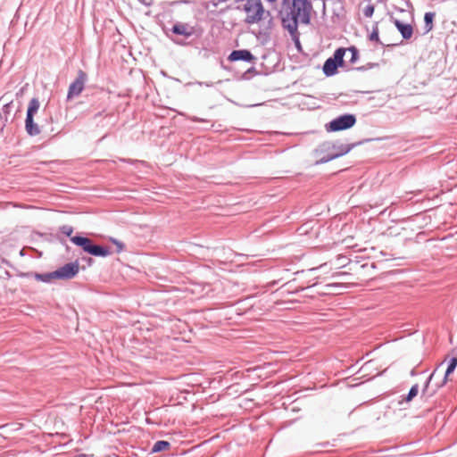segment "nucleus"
<instances>
[{
	"label": "nucleus",
	"mask_w": 457,
	"mask_h": 457,
	"mask_svg": "<svg viewBox=\"0 0 457 457\" xmlns=\"http://www.w3.org/2000/svg\"><path fill=\"white\" fill-rule=\"evenodd\" d=\"M336 243L333 241L330 243V245H328V248L326 250V257L327 258H332V265L335 270H338L340 268H343L346 265L347 262V257L345 255L337 254L335 252L332 251L333 245H335Z\"/></svg>",
	"instance_id": "13"
},
{
	"label": "nucleus",
	"mask_w": 457,
	"mask_h": 457,
	"mask_svg": "<svg viewBox=\"0 0 457 457\" xmlns=\"http://www.w3.org/2000/svg\"><path fill=\"white\" fill-rule=\"evenodd\" d=\"M5 275L7 278H11V273L9 271H5Z\"/></svg>",
	"instance_id": "51"
},
{
	"label": "nucleus",
	"mask_w": 457,
	"mask_h": 457,
	"mask_svg": "<svg viewBox=\"0 0 457 457\" xmlns=\"http://www.w3.org/2000/svg\"><path fill=\"white\" fill-rule=\"evenodd\" d=\"M266 1H267V2H269V3H274V2H276L277 0H266Z\"/></svg>",
	"instance_id": "54"
},
{
	"label": "nucleus",
	"mask_w": 457,
	"mask_h": 457,
	"mask_svg": "<svg viewBox=\"0 0 457 457\" xmlns=\"http://www.w3.org/2000/svg\"><path fill=\"white\" fill-rule=\"evenodd\" d=\"M249 73H257L254 67H250L246 70V71L243 74L242 78L244 79H248L249 77L247 76Z\"/></svg>",
	"instance_id": "34"
},
{
	"label": "nucleus",
	"mask_w": 457,
	"mask_h": 457,
	"mask_svg": "<svg viewBox=\"0 0 457 457\" xmlns=\"http://www.w3.org/2000/svg\"><path fill=\"white\" fill-rule=\"evenodd\" d=\"M368 39L371 42H375V43H378L381 46H384V44L381 42L380 38H379V29H378V23L376 22L373 26H372V30L371 32L369 34L368 36Z\"/></svg>",
	"instance_id": "25"
},
{
	"label": "nucleus",
	"mask_w": 457,
	"mask_h": 457,
	"mask_svg": "<svg viewBox=\"0 0 457 457\" xmlns=\"http://www.w3.org/2000/svg\"><path fill=\"white\" fill-rule=\"evenodd\" d=\"M59 230L62 234L68 237L71 241V238L74 237V236H72L74 228H73V227H71L70 225H62L59 228Z\"/></svg>",
	"instance_id": "29"
},
{
	"label": "nucleus",
	"mask_w": 457,
	"mask_h": 457,
	"mask_svg": "<svg viewBox=\"0 0 457 457\" xmlns=\"http://www.w3.org/2000/svg\"><path fill=\"white\" fill-rule=\"evenodd\" d=\"M420 386L418 384H414L411 386L407 395H403L401 396V400H399L398 404L403 406V404H408L411 402L419 394Z\"/></svg>",
	"instance_id": "19"
},
{
	"label": "nucleus",
	"mask_w": 457,
	"mask_h": 457,
	"mask_svg": "<svg viewBox=\"0 0 457 457\" xmlns=\"http://www.w3.org/2000/svg\"><path fill=\"white\" fill-rule=\"evenodd\" d=\"M328 445V442H326L324 444H316V446L317 445L325 446V445Z\"/></svg>",
	"instance_id": "48"
},
{
	"label": "nucleus",
	"mask_w": 457,
	"mask_h": 457,
	"mask_svg": "<svg viewBox=\"0 0 457 457\" xmlns=\"http://www.w3.org/2000/svg\"><path fill=\"white\" fill-rule=\"evenodd\" d=\"M375 6L372 4H367L363 9V14L367 18H371L374 14Z\"/></svg>",
	"instance_id": "30"
},
{
	"label": "nucleus",
	"mask_w": 457,
	"mask_h": 457,
	"mask_svg": "<svg viewBox=\"0 0 457 457\" xmlns=\"http://www.w3.org/2000/svg\"><path fill=\"white\" fill-rule=\"evenodd\" d=\"M320 233V231L316 232V234H315L316 238L319 237Z\"/></svg>",
	"instance_id": "53"
},
{
	"label": "nucleus",
	"mask_w": 457,
	"mask_h": 457,
	"mask_svg": "<svg viewBox=\"0 0 457 457\" xmlns=\"http://www.w3.org/2000/svg\"><path fill=\"white\" fill-rule=\"evenodd\" d=\"M74 457H87V455L85 453H79V454H76Z\"/></svg>",
	"instance_id": "46"
},
{
	"label": "nucleus",
	"mask_w": 457,
	"mask_h": 457,
	"mask_svg": "<svg viewBox=\"0 0 457 457\" xmlns=\"http://www.w3.org/2000/svg\"><path fill=\"white\" fill-rule=\"evenodd\" d=\"M56 279L68 280L75 278L79 271V260L70 262L59 267L55 270Z\"/></svg>",
	"instance_id": "7"
},
{
	"label": "nucleus",
	"mask_w": 457,
	"mask_h": 457,
	"mask_svg": "<svg viewBox=\"0 0 457 457\" xmlns=\"http://www.w3.org/2000/svg\"><path fill=\"white\" fill-rule=\"evenodd\" d=\"M39 107H40L39 100L37 97H33L28 104L26 117L34 118L35 114L38 112Z\"/></svg>",
	"instance_id": "21"
},
{
	"label": "nucleus",
	"mask_w": 457,
	"mask_h": 457,
	"mask_svg": "<svg viewBox=\"0 0 457 457\" xmlns=\"http://www.w3.org/2000/svg\"><path fill=\"white\" fill-rule=\"evenodd\" d=\"M357 122V117L353 113L345 112L337 116L325 124L327 132H339L352 129Z\"/></svg>",
	"instance_id": "5"
},
{
	"label": "nucleus",
	"mask_w": 457,
	"mask_h": 457,
	"mask_svg": "<svg viewBox=\"0 0 457 457\" xmlns=\"http://www.w3.org/2000/svg\"><path fill=\"white\" fill-rule=\"evenodd\" d=\"M267 21L262 20L263 21L260 25V29L257 33H255L256 38L262 44L265 45L270 40V33L273 28V18L270 13V16L265 14Z\"/></svg>",
	"instance_id": "8"
},
{
	"label": "nucleus",
	"mask_w": 457,
	"mask_h": 457,
	"mask_svg": "<svg viewBox=\"0 0 457 457\" xmlns=\"http://www.w3.org/2000/svg\"><path fill=\"white\" fill-rule=\"evenodd\" d=\"M345 54L346 49H345L344 46L337 47L333 54L325 61L321 69L326 77L329 78L337 75L339 68L346 71L347 64L345 61Z\"/></svg>",
	"instance_id": "4"
},
{
	"label": "nucleus",
	"mask_w": 457,
	"mask_h": 457,
	"mask_svg": "<svg viewBox=\"0 0 457 457\" xmlns=\"http://www.w3.org/2000/svg\"><path fill=\"white\" fill-rule=\"evenodd\" d=\"M357 71L363 72V71H366L367 70H366V66L365 65H361V66H358V67H351V68H349L347 66L346 71Z\"/></svg>",
	"instance_id": "33"
},
{
	"label": "nucleus",
	"mask_w": 457,
	"mask_h": 457,
	"mask_svg": "<svg viewBox=\"0 0 457 457\" xmlns=\"http://www.w3.org/2000/svg\"><path fill=\"white\" fill-rule=\"evenodd\" d=\"M436 18V12H427L424 14V26H423V34H427L430 32L434 28V21Z\"/></svg>",
	"instance_id": "20"
},
{
	"label": "nucleus",
	"mask_w": 457,
	"mask_h": 457,
	"mask_svg": "<svg viewBox=\"0 0 457 457\" xmlns=\"http://www.w3.org/2000/svg\"><path fill=\"white\" fill-rule=\"evenodd\" d=\"M444 362H441L435 370L428 377V378L426 379L424 385H423V387L421 389V395L422 396H428V397H431L432 395H429L430 393L433 392L432 391H429V385L434 378V376L436 375V372L437 371L438 368L440 366L443 365Z\"/></svg>",
	"instance_id": "22"
},
{
	"label": "nucleus",
	"mask_w": 457,
	"mask_h": 457,
	"mask_svg": "<svg viewBox=\"0 0 457 457\" xmlns=\"http://www.w3.org/2000/svg\"><path fill=\"white\" fill-rule=\"evenodd\" d=\"M345 49H346V52L351 53V57H350L349 62L351 64H354L355 62H357L358 60L360 59V51L357 48V46H350L348 47H345Z\"/></svg>",
	"instance_id": "26"
},
{
	"label": "nucleus",
	"mask_w": 457,
	"mask_h": 457,
	"mask_svg": "<svg viewBox=\"0 0 457 457\" xmlns=\"http://www.w3.org/2000/svg\"><path fill=\"white\" fill-rule=\"evenodd\" d=\"M324 315H325V314H324V313H322V312H316V313H315V316H316V324L318 323V320H323V318H322V317H323Z\"/></svg>",
	"instance_id": "39"
},
{
	"label": "nucleus",
	"mask_w": 457,
	"mask_h": 457,
	"mask_svg": "<svg viewBox=\"0 0 457 457\" xmlns=\"http://www.w3.org/2000/svg\"><path fill=\"white\" fill-rule=\"evenodd\" d=\"M293 0H282V5L288 9V12H290V5L292 4Z\"/></svg>",
	"instance_id": "37"
},
{
	"label": "nucleus",
	"mask_w": 457,
	"mask_h": 457,
	"mask_svg": "<svg viewBox=\"0 0 457 457\" xmlns=\"http://www.w3.org/2000/svg\"><path fill=\"white\" fill-rule=\"evenodd\" d=\"M172 41L177 44V45H179V46H187V43L182 41V40H178V39H172Z\"/></svg>",
	"instance_id": "40"
},
{
	"label": "nucleus",
	"mask_w": 457,
	"mask_h": 457,
	"mask_svg": "<svg viewBox=\"0 0 457 457\" xmlns=\"http://www.w3.org/2000/svg\"><path fill=\"white\" fill-rule=\"evenodd\" d=\"M81 261L86 263L87 267H91L95 262L94 259L90 256H82Z\"/></svg>",
	"instance_id": "32"
},
{
	"label": "nucleus",
	"mask_w": 457,
	"mask_h": 457,
	"mask_svg": "<svg viewBox=\"0 0 457 457\" xmlns=\"http://www.w3.org/2000/svg\"><path fill=\"white\" fill-rule=\"evenodd\" d=\"M453 353H455V355L451 357L447 361V367L444 375L443 379L440 383H437L435 385V388L433 389V392L429 394V395H434L438 389L445 386L449 379V376L452 375L456 368H457V351L455 349L453 350Z\"/></svg>",
	"instance_id": "10"
},
{
	"label": "nucleus",
	"mask_w": 457,
	"mask_h": 457,
	"mask_svg": "<svg viewBox=\"0 0 457 457\" xmlns=\"http://www.w3.org/2000/svg\"><path fill=\"white\" fill-rule=\"evenodd\" d=\"M170 31L175 35L189 37L195 33V29L187 23L178 21L171 27Z\"/></svg>",
	"instance_id": "15"
},
{
	"label": "nucleus",
	"mask_w": 457,
	"mask_h": 457,
	"mask_svg": "<svg viewBox=\"0 0 457 457\" xmlns=\"http://www.w3.org/2000/svg\"><path fill=\"white\" fill-rule=\"evenodd\" d=\"M347 275V273H344V272H334L332 273V277H341V276H345Z\"/></svg>",
	"instance_id": "41"
},
{
	"label": "nucleus",
	"mask_w": 457,
	"mask_h": 457,
	"mask_svg": "<svg viewBox=\"0 0 457 457\" xmlns=\"http://www.w3.org/2000/svg\"><path fill=\"white\" fill-rule=\"evenodd\" d=\"M190 120L194 122H210L208 120L199 118L196 116L190 117Z\"/></svg>",
	"instance_id": "35"
},
{
	"label": "nucleus",
	"mask_w": 457,
	"mask_h": 457,
	"mask_svg": "<svg viewBox=\"0 0 457 457\" xmlns=\"http://www.w3.org/2000/svg\"><path fill=\"white\" fill-rule=\"evenodd\" d=\"M25 130L29 137H36L39 135L41 131L38 124L35 122L32 117L25 118Z\"/></svg>",
	"instance_id": "18"
},
{
	"label": "nucleus",
	"mask_w": 457,
	"mask_h": 457,
	"mask_svg": "<svg viewBox=\"0 0 457 457\" xmlns=\"http://www.w3.org/2000/svg\"><path fill=\"white\" fill-rule=\"evenodd\" d=\"M20 254H21V256H23V255H24V252H23V250H21V251L20 252Z\"/></svg>",
	"instance_id": "55"
},
{
	"label": "nucleus",
	"mask_w": 457,
	"mask_h": 457,
	"mask_svg": "<svg viewBox=\"0 0 457 457\" xmlns=\"http://www.w3.org/2000/svg\"><path fill=\"white\" fill-rule=\"evenodd\" d=\"M4 262L6 265H8V266L12 267V265H11V263H10V262H9V261H4Z\"/></svg>",
	"instance_id": "49"
},
{
	"label": "nucleus",
	"mask_w": 457,
	"mask_h": 457,
	"mask_svg": "<svg viewBox=\"0 0 457 457\" xmlns=\"http://www.w3.org/2000/svg\"><path fill=\"white\" fill-rule=\"evenodd\" d=\"M312 9V5L310 0H293L290 12H287L281 21L283 29L290 34L298 53L303 52L298 26L300 22L305 25L310 24Z\"/></svg>",
	"instance_id": "1"
},
{
	"label": "nucleus",
	"mask_w": 457,
	"mask_h": 457,
	"mask_svg": "<svg viewBox=\"0 0 457 457\" xmlns=\"http://www.w3.org/2000/svg\"><path fill=\"white\" fill-rule=\"evenodd\" d=\"M405 4H406V6H407V7H409V8H410V7H412V4L411 3V1H410V0H406Z\"/></svg>",
	"instance_id": "43"
},
{
	"label": "nucleus",
	"mask_w": 457,
	"mask_h": 457,
	"mask_svg": "<svg viewBox=\"0 0 457 457\" xmlns=\"http://www.w3.org/2000/svg\"><path fill=\"white\" fill-rule=\"evenodd\" d=\"M255 60L256 57L248 49L233 50L228 56V61L230 62L241 61L251 63Z\"/></svg>",
	"instance_id": "11"
},
{
	"label": "nucleus",
	"mask_w": 457,
	"mask_h": 457,
	"mask_svg": "<svg viewBox=\"0 0 457 457\" xmlns=\"http://www.w3.org/2000/svg\"><path fill=\"white\" fill-rule=\"evenodd\" d=\"M35 279L43 283H51L53 279H56L55 271H50L46 273L36 272Z\"/></svg>",
	"instance_id": "24"
},
{
	"label": "nucleus",
	"mask_w": 457,
	"mask_h": 457,
	"mask_svg": "<svg viewBox=\"0 0 457 457\" xmlns=\"http://www.w3.org/2000/svg\"><path fill=\"white\" fill-rule=\"evenodd\" d=\"M328 245H330V243H328L324 245H316V253L320 254L319 261L323 262L320 265L316 266V272L328 274L334 268L332 265V258H327L326 253L322 255V252H326Z\"/></svg>",
	"instance_id": "9"
},
{
	"label": "nucleus",
	"mask_w": 457,
	"mask_h": 457,
	"mask_svg": "<svg viewBox=\"0 0 457 457\" xmlns=\"http://www.w3.org/2000/svg\"><path fill=\"white\" fill-rule=\"evenodd\" d=\"M322 11H323V14L325 13V3L322 2Z\"/></svg>",
	"instance_id": "50"
},
{
	"label": "nucleus",
	"mask_w": 457,
	"mask_h": 457,
	"mask_svg": "<svg viewBox=\"0 0 457 457\" xmlns=\"http://www.w3.org/2000/svg\"><path fill=\"white\" fill-rule=\"evenodd\" d=\"M370 267H371V268H373V269H375V268H376V263H375V262H371V263H370Z\"/></svg>",
	"instance_id": "52"
},
{
	"label": "nucleus",
	"mask_w": 457,
	"mask_h": 457,
	"mask_svg": "<svg viewBox=\"0 0 457 457\" xmlns=\"http://www.w3.org/2000/svg\"><path fill=\"white\" fill-rule=\"evenodd\" d=\"M35 275H36V272H33V271H29V272L18 271V273H17V276L19 278H35Z\"/></svg>",
	"instance_id": "31"
},
{
	"label": "nucleus",
	"mask_w": 457,
	"mask_h": 457,
	"mask_svg": "<svg viewBox=\"0 0 457 457\" xmlns=\"http://www.w3.org/2000/svg\"><path fill=\"white\" fill-rule=\"evenodd\" d=\"M87 80V74L84 71L79 70L77 78L69 86L66 100L70 101L74 97L79 96L84 90Z\"/></svg>",
	"instance_id": "6"
},
{
	"label": "nucleus",
	"mask_w": 457,
	"mask_h": 457,
	"mask_svg": "<svg viewBox=\"0 0 457 457\" xmlns=\"http://www.w3.org/2000/svg\"><path fill=\"white\" fill-rule=\"evenodd\" d=\"M325 210H327L328 212H329L328 204L326 202H322L320 204L316 203V213L315 216H323Z\"/></svg>",
	"instance_id": "28"
},
{
	"label": "nucleus",
	"mask_w": 457,
	"mask_h": 457,
	"mask_svg": "<svg viewBox=\"0 0 457 457\" xmlns=\"http://www.w3.org/2000/svg\"><path fill=\"white\" fill-rule=\"evenodd\" d=\"M254 5H255V3L245 4L243 7L244 12L246 13V17L245 19V22L246 24H254V23L261 22L262 20H266L265 14H267V16H270V11H266L263 8V12L261 13L260 17L257 20L253 21L252 16L256 14V12H257V8Z\"/></svg>",
	"instance_id": "12"
},
{
	"label": "nucleus",
	"mask_w": 457,
	"mask_h": 457,
	"mask_svg": "<svg viewBox=\"0 0 457 457\" xmlns=\"http://www.w3.org/2000/svg\"><path fill=\"white\" fill-rule=\"evenodd\" d=\"M326 386V384H321L320 386H318V385L316 384V386H315V389L317 390L318 388H323Z\"/></svg>",
	"instance_id": "45"
},
{
	"label": "nucleus",
	"mask_w": 457,
	"mask_h": 457,
	"mask_svg": "<svg viewBox=\"0 0 457 457\" xmlns=\"http://www.w3.org/2000/svg\"><path fill=\"white\" fill-rule=\"evenodd\" d=\"M386 138V137H370L350 144H345L339 139L325 141L319 145L318 149H316V154H320L321 155L320 159L316 160V166L345 156L359 145H362L372 141H381Z\"/></svg>",
	"instance_id": "2"
},
{
	"label": "nucleus",
	"mask_w": 457,
	"mask_h": 457,
	"mask_svg": "<svg viewBox=\"0 0 457 457\" xmlns=\"http://www.w3.org/2000/svg\"><path fill=\"white\" fill-rule=\"evenodd\" d=\"M416 374H417V373H416V371H415V369H412V370H411V376H412V377H413V376H416Z\"/></svg>",
	"instance_id": "47"
},
{
	"label": "nucleus",
	"mask_w": 457,
	"mask_h": 457,
	"mask_svg": "<svg viewBox=\"0 0 457 457\" xmlns=\"http://www.w3.org/2000/svg\"><path fill=\"white\" fill-rule=\"evenodd\" d=\"M320 275L316 276V296L317 295H334V292L331 291L333 288L341 287L340 285L336 283H327L323 284L322 281H319Z\"/></svg>",
	"instance_id": "16"
},
{
	"label": "nucleus",
	"mask_w": 457,
	"mask_h": 457,
	"mask_svg": "<svg viewBox=\"0 0 457 457\" xmlns=\"http://www.w3.org/2000/svg\"><path fill=\"white\" fill-rule=\"evenodd\" d=\"M71 243L81 248L86 253L95 257L105 258L112 253L109 246L96 244L83 233L74 235V237L71 238Z\"/></svg>",
	"instance_id": "3"
},
{
	"label": "nucleus",
	"mask_w": 457,
	"mask_h": 457,
	"mask_svg": "<svg viewBox=\"0 0 457 457\" xmlns=\"http://www.w3.org/2000/svg\"><path fill=\"white\" fill-rule=\"evenodd\" d=\"M154 0H138L139 3L144 4L145 6L152 5Z\"/></svg>",
	"instance_id": "38"
},
{
	"label": "nucleus",
	"mask_w": 457,
	"mask_h": 457,
	"mask_svg": "<svg viewBox=\"0 0 457 457\" xmlns=\"http://www.w3.org/2000/svg\"><path fill=\"white\" fill-rule=\"evenodd\" d=\"M13 109V103L9 102L3 105L2 111L0 112V135L4 133V128L6 127L9 120L11 112Z\"/></svg>",
	"instance_id": "17"
},
{
	"label": "nucleus",
	"mask_w": 457,
	"mask_h": 457,
	"mask_svg": "<svg viewBox=\"0 0 457 457\" xmlns=\"http://www.w3.org/2000/svg\"><path fill=\"white\" fill-rule=\"evenodd\" d=\"M393 20V23L398 32L401 34L403 40H409L413 36V27L411 23L403 22L398 19L391 17Z\"/></svg>",
	"instance_id": "14"
},
{
	"label": "nucleus",
	"mask_w": 457,
	"mask_h": 457,
	"mask_svg": "<svg viewBox=\"0 0 457 457\" xmlns=\"http://www.w3.org/2000/svg\"><path fill=\"white\" fill-rule=\"evenodd\" d=\"M369 265H370V263H369V262H365V263H363V264H361V269H366Z\"/></svg>",
	"instance_id": "44"
},
{
	"label": "nucleus",
	"mask_w": 457,
	"mask_h": 457,
	"mask_svg": "<svg viewBox=\"0 0 457 457\" xmlns=\"http://www.w3.org/2000/svg\"><path fill=\"white\" fill-rule=\"evenodd\" d=\"M199 85H204V86H206V87H212V83H207V82L203 83V82H199Z\"/></svg>",
	"instance_id": "42"
},
{
	"label": "nucleus",
	"mask_w": 457,
	"mask_h": 457,
	"mask_svg": "<svg viewBox=\"0 0 457 457\" xmlns=\"http://www.w3.org/2000/svg\"><path fill=\"white\" fill-rule=\"evenodd\" d=\"M170 443L166 440L156 441L150 450V453H157L170 448Z\"/></svg>",
	"instance_id": "23"
},
{
	"label": "nucleus",
	"mask_w": 457,
	"mask_h": 457,
	"mask_svg": "<svg viewBox=\"0 0 457 457\" xmlns=\"http://www.w3.org/2000/svg\"><path fill=\"white\" fill-rule=\"evenodd\" d=\"M365 66H366V70L368 71V70H371L373 68L378 67L379 63H378V62H368V63L365 64Z\"/></svg>",
	"instance_id": "36"
},
{
	"label": "nucleus",
	"mask_w": 457,
	"mask_h": 457,
	"mask_svg": "<svg viewBox=\"0 0 457 457\" xmlns=\"http://www.w3.org/2000/svg\"><path fill=\"white\" fill-rule=\"evenodd\" d=\"M109 241L114 245L116 246V249H115V253H120L121 252L124 251L125 249V244L123 242H121L120 240L115 238V237H109Z\"/></svg>",
	"instance_id": "27"
}]
</instances>
